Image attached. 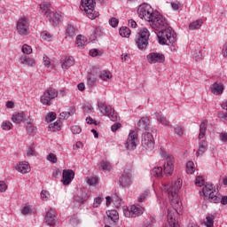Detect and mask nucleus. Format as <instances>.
Returning a JSON list of instances; mask_svg holds the SVG:
<instances>
[{
  "instance_id": "nucleus-1",
  "label": "nucleus",
  "mask_w": 227,
  "mask_h": 227,
  "mask_svg": "<svg viewBox=\"0 0 227 227\" xmlns=\"http://www.w3.org/2000/svg\"><path fill=\"white\" fill-rule=\"evenodd\" d=\"M164 192L168 194V198L171 200V205L174 207V209L168 210V223L164 227H178V223L175 218V214H178V208L182 207V202L178 199V191L182 189V179L178 178L172 184H162L161 187Z\"/></svg>"
},
{
  "instance_id": "nucleus-2",
  "label": "nucleus",
  "mask_w": 227,
  "mask_h": 227,
  "mask_svg": "<svg viewBox=\"0 0 227 227\" xmlns=\"http://www.w3.org/2000/svg\"><path fill=\"white\" fill-rule=\"evenodd\" d=\"M160 45H173L176 42V33L171 27L161 29L157 34Z\"/></svg>"
},
{
  "instance_id": "nucleus-3",
  "label": "nucleus",
  "mask_w": 227,
  "mask_h": 227,
  "mask_svg": "<svg viewBox=\"0 0 227 227\" xmlns=\"http://www.w3.org/2000/svg\"><path fill=\"white\" fill-rule=\"evenodd\" d=\"M95 6H97L95 0H82L80 8L90 20H95V18L98 17V12L95 11Z\"/></svg>"
},
{
  "instance_id": "nucleus-4",
  "label": "nucleus",
  "mask_w": 227,
  "mask_h": 227,
  "mask_svg": "<svg viewBox=\"0 0 227 227\" xmlns=\"http://www.w3.org/2000/svg\"><path fill=\"white\" fill-rule=\"evenodd\" d=\"M148 22L149 26H151L153 29H155V31H159L160 29L166 27V26L168 25L166 18H164L162 14L157 12L152 15L151 20H148Z\"/></svg>"
},
{
  "instance_id": "nucleus-5",
  "label": "nucleus",
  "mask_w": 227,
  "mask_h": 227,
  "mask_svg": "<svg viewBox=\"0 0 227 227\" xmlns=\"http://www.w3.org/2000/svg\"><path fill=\"white\" fill-rule=\"evenodd\" d=\"M148 40H150V31L148 28H143L138 33L136 44L140 51H145L148 47Z\"/></svg>"
},
{
  "instance_id": "nucleus-6",
  "label": "nucleus",
  "mask_w": 227,
  "mask_h": 227,
  "mask_svg": "<svg viewBox=\"0 0 227 227\" xmlns=\"http://www.w3.org/2000/svg\"><path fill=\"white\" fill-rule=\"evenodd\" d=\"M155 13L153 12V8L152 5L148 4H142L139 5L137 9V15L140 19H145L148 22V20H152V16Z\"/></svg>"
},
{
  "instance_id": "nucleus-7",
  "label": "nucleus",
  "mask_w": 227,
  "mask_h": 227,
  "mask_svg": "<svg viewBox=\"0 0 227 227\" xmlns=\"http://www.w3.org/2000/svg\"><path fill=\"white\" fill-rule=\"evenodd\" d=\"M202 193L211 203H219L221 201V197L217 196L215 190H214V184H206L202 189Z\"/></svg>"
},
{
  "instance_id": "nucleus-8",
  "label": "nucleus",
  "mask_w": 227,
  "mask_h": 227,
  "mask_svg": "<svg viewBox=\"0 0 227 227\" xmlns=\"http://www.w3.org/2000/svg\"><path fill=\"white\" fill-rule=\"evenodd\" d=\"M152 132L148 131L142 134V147L147 150V152H152L155 148V139Z\"/></svg>"
},
{
  "instance_id": "nucleus-9",
  "label": "nucleus",
  "mask_w": 227,
  "mask_h": 227,
  "mask_svg": "<svg viewBox=\"0 0 227 227\" xmlns=\"http://www.w3.org/2000/svg\"><path fill=\"white\" fill-rule=\"evenodd\" d=\"M59 93L58 90H56V89L53 88H50L48 90H46L43 94L41 96L40 100L41 103L43 106H51L52 104V102H51V100H54V98H56V97H58Z\"/></svg>"
},
{
  "instance_id": "nucleus-10",
  "label": "nucleus",
  "mask_w": 227,
  "mask_h": 227,
  "mask_svg": "<svg viewBox=\"0 0 227 227\" xmlns=\"http://www.w3.org/2000/svg\"><path fill=\"white\" fill-rule=\"evenodd\" d=\"M17 31L21 36H26L29 31V20L21 18L17 22Z\"/></svg>"
},
{
  "instance_id": "nucleus-11",
  "label": "nucleus",
  "mask_w": 227,
  "mask_h": 227,
  "mask_svg": "<svg viewBox=\"0 0 227 227\" xmlns=\"http://www.w3.org/2000/svg\"><path fill=\"white\" fill-rule=\"evenodd\" d=\"M146 59L151 64L164 63L166 61V56L159 52H151L146 56Z\"/></svg>"
},
{
  "instance_id": "nucleus-12",
  "label": "nucleus",
  "mask_w": 227,
  "mask_h": 227,
  "mask_svg": "<svg viewBox=\"0 0 227 227\" xmlns=\"http://www.w3.org/2000/svg\"><path fill=\"white\" fill-rule=\"evenodd\" d=\"M137 133L136 131H131L129 134L128 139L126 141V148L128 150L133 151L137 146Z\"/></svg>"
},
{
  "instance_id": "nucleus-13",
  "label": "nucleus",
  "mask_w": 227,
  "mask_h": 227,
  "mask_svg": "<svg viewBox=\"0 0 227 227\" xmlns=\"http://www.w3.org/2000/svg\"><path fill=\"white\" fill-rule=\"evenodd\" d=\"M175 158L173 156H168L166 158V162L164 164V173L166 176H171L173 175V171L175 169Z\"/></svg>"
},
{
  "instance_id": "nucleus-14",
  "label": "nucleus",
  "mask_w": 227,
  "mask_h": 227,
  "mask_svg": "<svg viewBox=\"0 0 227 227\" xmlns=\"http://www.w3.org/2000/svg\"><path fill=\"white\" fill-rule=\"evenodd\" d=\"M145 212V208L141 206L132 205L129 209L124 210V215L129 217L128 214L131 215V217H139Z\"/></svg>"
},
{
  "instance_id": "nucleus-15",
  "label": "nucleus",
  "mask_w": 227,
  "mask_h": 227,
  "mask_svg": "<svg viewBox=\"0 0 227 227\" xmlns=\"http://www.w3.org/2000/svg\"><path fill=\"white\" fill-rule=\"evenodd\" d=\"M137 127L139 130L153 132V128H152V125H150V119H148V117H142L137 122Z\"/></svg>"
},
{
  "instance_id": "nucleus-16",
  "label": "nucleus",
  "mask_w": 227,
  "mask_h": 227,
  "mask_svg": "<svg viewBox=\"0 0 227 227\" xmlns=\"http://www.w3.org/2000/svg\"><path fill=\"white\" fill-rule=\"evenodd\" d=\"M75 177V172L72 169H65L62 173V180L63 185H69L72 184V180Z\"/></svg>"
},
{
  "instance_id": "nucleus-17",
  "label": "nucleus",
  "mask_w": 227,
  "mask_h": 227,
  "mask_svg": "<svg viewBox=\"0 0 227 227\" xmlns=\"http://www.w3.org/2000/svg\"><path fill=\"white\" fill-rule=\"evenodd\" d=\"M120 184L121 187H129L132 184V173L124 171L120 177Z\"/></svg>"
},
{
  "instance_id": "nucleus-18",
  "label": "nucleus",
  "mask_w": 227,
  "mask_h": 227,
  "mask_svg": "<svg viewBox=\"0 0 227 227\" xmlns=\"http://www.w3.org/2000/svg\"><path fill=\"white\" fill-rule=\"evenodd\" d=\"M45 222L49 226H54L58 223V216L54 214V210L50 209L45 215Z\"/></svg>"
},
{
  "instance_id": "nucleus-19",
  "label": "nucleus",
  "mask_w": 227,
  "mask_h": 227,
  "mask_svg": "<svg viewBox=\"0 0 227 227\" xmlns=\"http://www.w3.org/2000/svg\"><path fill=\"white\" fill-rule=\"evenodd\" d=\"M48 19L51 24H52V26L56 27V26H59V21L61 20V14L58 12H53L49 15Z\"/></svg>"
},
{
  "instance_id": "nucleus-20",
  "label": "nucleus",
  "mask_w": 227,
  "mask_h": 227,
  "mask_svg": "<svg viewBox=\"0 0 227 227\" xmlns=\"http://www.w3.org/2000/svg\"><path fill=\"white\" fill-rule=\"evenodd\" d=\"M40 10L45 17L49 18V16L52 13V11H51V4L48 2H43L40 4Z\"/></svg>"
},
{
  "instance_id": "nucleus-21",
  "label": "nucleus",
  "mask_w": 227,
  "mask_h": 227,
  "mask_svg": "<svg viewBox=\"0 0 227 227\" xmlns=\"http://www.w3.org/2000/svg\"><path fill=\"white\" fill-rule=\"evenodd\" d=\"M207 148H208V145H207V141L201 140L199 143V150L196 153L197 157H201L203 153L207 152Z\"/></svg>"
},
{
  "instance_id": "nucleus-22",
  "label": "nucleus",
  "mask_w": 227,
  "mask_h": 227,
  "mask_svg": "<svg viewBox=\"0 0 227 227\" xmlns=\"http://www.w3.org/2000/svg\"><path fill=\"white\" fill-rule=\"evenodd\" d=\"M16 169L17 171H19V173L26 175V173H29V163H27V161L20 162L16 166Z\"/></svg>"
},
{
  "instance_id": "nucleus-23",
  "label": "nucleus",
  "mask_w": 227,
  "mask_h": 227,
  "mask_svg": "<svg viewBox=\"0 0 227 227\" xmlns=\"http://www.w3.org/2000/svg\"><path fill=\"white\" fill-rule=\"evenodd\" d=\"M156 119L160 121V123H161V125H164V127H170L171 129H173V125L170 124L169 121L168 120V118H166V116L156 113L155 114Z\"/></svg>"
},
{
  "instance_id": "nucleus-24",
  "label": "nucleus",
  "mask_w": 227,
  "mask_h": 227,
  "mask_svg": "<svg viewBox=\"0 0 227 227\" xmlns=\"http://www.w3.org/2000/svg\"><path fill=\"white\" fill-rule=\"evenodd\" d=\"M223 91H224V87L221 83L215 82L211 87V92L214 95H222Z\"/></svg>"
},
{
  "instance_id": "nucleus-25",
  "label": "nucleus",
  "mask_w": 227,
  "mask_h": 227,
  "mask_svg": "<svg viewBox=\"0 0 227 227\" xmlns=\"http://www.w3.org/2000/svg\"><path fill=\"white\" fill-rule=\"evenodd\" d=\"M20 61L21 62V65H27V67H35V65H36V62H35V59L27 56L20 57Z\"/></svg>"
},
{
  "instance_id": "nucleus-26",
  "label": "nucleus",
  "mask_w": 227,
  "mask_h": 227,
  "mask_svg": "<svg viewBox=\"0 0 227 227\" xmlns=\"http://www.w3.org/2000/svg\"><path fill=\"white\" fill-rule=\"evenodd\" d=\"M98 107L99 108V111L101 114H107L109 111H111V106H108L105 102H98Z\"/></svg>"
},
{
  "instance_id": "nucleus-27",
  "label": "nucleus",
  "mask_w": 227,
  "mask_h": 227,
  "mask_svg": "<svg viewBox=\"0 0 227 227\" xmlns=\"http://www.w3.org/2000/svg\"><path fill=\"white\" fill-rule=\"evenodd\" d=\"M74 66V58L73 57H66L62 62V68L67 70V68H70V67Z\"/></svg>"
},
{
  "instance_id": "nucleus-28",
  "label": "nucleus",
  "mask_w": 227,
  "mask_h": 227,
  "mask_svg": "<svg viewBox=\"0 0 227 227\" xmlns=\"http://www.w3.org/2000/svg\"><path fill=\"white\" fill-rule=\"evenodd\" d=\"M106 215L113 221L114 223H116L118 219H120V215H118V211L112 209L106 212Z\"/></svg>"
},
{
  "instance_id": "nucleus-29",
  "label": "nucleus",
  "mask_w": 227,
  "mask_h": 227,
  "mask_svg": "<svg viewBox=\"0 0 227 227\" xmlns=\"http://www.w3.org/2000/svg\"><path fill=\"white\" fill-rule=\"evenodd\" d=\"M206 132H207V121H204L200 123V126L199 139H203V137H205Z\"/></svg>"
},
{
  "instance_id": "nucleus-30",
  "label": "nucleus",
  "mask_w": 227,
  "mask_h": 227,
  "mask_svg": "<svg viewBox=\"0 0 227 227\" xmlns=\"http://www.w3.org/2000/svg\"><path fill=\"white\" fill-rule=\"evenodd\" d=\"M49 129L52 131V132H58L59 130H61V121H57L53 123H51L49 125Z\"/></svg>"
},
{
  "instance_id": "nucleus-31",
  "label": "nucleus",
  "mask_w": 227,
  "mask_h": 227,
  "mask_svg": "<svg viewBox=\"0 0 227 227\" xmlns=\"http://www.w3.org/2000/svg\"><path fill=\"white\" fill-rule=\"evenodd\" d=\"M119 35L122 36V38H129L130 36V28L127 27H122L119 30Z\"/></svg>"
},
{
  "instance_id": "nucleus-32",
  "label": "nucleus",
  "mask_w": 227,
  "mask_h": 227,
  "mask_svg": "<svg viewBox=\"0 0 227 227\" xmlns=\"http://www.w3.org/2000/svg\"><path fill=\"white\" fill-rule=\"evenodd\" d=\"M12 121H13V123H20L21 121H24V114L18 113L12 115Z\"/></svg>"
},
{
  "instance_id": "nucleus-33",
  "label": "nucleus",
  "mask_w": 227,
  "mask_h": 227,
  "mask_svg": "<svg viewBox=\"0 0 227 227\" xmlns=\"http://www.w3.org/2000/svg\"><path fill=\"white\" fill-rule=\"evenodd\" d=\"M76 45L79 47V49H82L84 45H86V41L84 40V36H82V35L76 36Z\"/></svg>"
},
{
  "instance_id": "nucleus-34",
  "label": "nucleus",
  "mask_w": 227,
  "mask_h": 227,
  "mask_svg": "<svg viewBox=\"0 0 227 227\" xmlns=\"http://www.w3.org/2000/svg\"><path fill=\"white\" fill-rule=\"evenodd\" d=\"M112 77L113 74H111L109 71H101L99 74V78H101L102 81H110Z\"/></svg>"
},
{
  "instance_id": "nucleus-35",
  "label": "nucleus",
  "mask_w": 227,
  "mask_h": 227,
  "mask_svg": "<svg viewBox=\"0 0 227 227\" xmlns=\"http://www.w3.org/2000/svg\"><path fill=\"white\" fill-rule=\"evenodd\" d=\"M106 114L112 121H118V114L114 112V109H113V107L111 108V110H108V113H106Z\"/></svg>"
},
{
  "instance_id": "nucleus-36",
  "label": "nucleus",
  "mask_w": 227,
  "mask_h": 227,
  "mask_svg": "<svg viewBox=\"0 0 227 227\" xmlns=\"http://www.w3.org/2000/svg\"><path fill=\"white\" fill-rule=\"evenodd\" d=\"M203 24V22L201 20H196V21H193L192 22L190 25H189V28L192 30V31H194V29H200V27H201V25Z\"/></svg>"
},
{
  "instance_id": "nucleus-37",
  "label": "nucleus",
  "mask_w": 227,
  "mask_h": 227,
  "mask_svg": "<svg viewBox=\"0 0 227 227\" xmlns=\"http://www.w3.org/2000/svg\"><path fill=\"white\" fill-rule=\"evenodd\" d=\"M97 74L95 73H90L88 75V84H90V86H93V84H95V82H97Z\"/></svg>"
},
{
  "instance_id": "nucleus-38",
  "label": "nucleus",
  "mask_w": 227,
  "mask_h": 227,
  "mask_svg": "<svg viewBox=\"0 0 227 227\" xmlns=\"http://www.w3.org/2000/svg\"><path fill=\"white\" fill-rule=\"evenodd\" d=\"M21 214L23 215H31V214H33V209L31 208V206L25 205L21 209Z\"/></svg>"
},
{
  "instance_id": "nucleus-39",
  "label": "nucleus",
  "mask_w": 227,
  "mask_h": 227,
  "mask_svg": "<svg viewBox=\"0 0 227 227\" xmlns=\"http://www.w3.org/2000/svg\"><path fill=\"white\" fill-rule=\"evenodd\" d=\"M153 176H162V167H155L152 170Z\"/></svg>"
},
{
  "instance_id": "nucleus-40",
  "label": "nucleus",
  "mask_w": 227,
  "mask_h": 227,
  "mask_svg": "<svg viewBox=\"0 0 227 227\" xmlns=\"http://www.w3.org/2000/svg\"><path fill=\"white\" fill-rule=\"evenodd\" d=\"M186 173H188V175H192V173H194V162L188 161L186 163Z\"/></svg>"
},
{
  "instance_id": "nucleus-41",
  "label": "nucleus",
  "mask_w": 227,
  "mask_h": 227,
  "mask_svg": "<svg viewBox=\"0 0 227 227\" xmlns=\"http://www.w3.org/2000/svg\"><path fill=\"white\" fill-rule=\"evenodd\" d=\"M67 36H74L75 35V27L72 25H68L66 30Z\"/></svg>"
},
{
  "instance_id": "nucleus-42",
  "label": "nucleus",
  "mask_w": 227,
  "mask_h": 227,
  "mask_svg": "<svg viewBox=\"0 0 227 227\" xmlns=\"http://www.w3.org/2000/svg\"><path fill=\"white\" fill-rule=\"evenodd\" d=\"M100 166L104 171H111V163L109 161L102 160Z\"/></svg>"
},
{
  "instance_id": "nucleus-43",
  "label": "nucleus",
  "mask_w": 227,
  "mask_h": 227,
  "mask_svg": "<svg viewBox=\"0 0 227 227\" xmlns=\"http://www.w3.org/2000/svg\"><path fill=\"white\" fill-rule=\"evenodd\" d=\"M214 219H215L214 215L207 216L205 225L207 227H214Z\"/></svg>"
},
{
  "instance_id": "nucleus-44",
  "label": "nucleus",
  "mask_w": 227,
  "mask_h": 227,
  "mask_svg": "<svg viewBox=\"0 0 227 227\" xmlns=\"http://www.w3.org/2000/svg\"><path fill=\"white\" fill-rule=\"evenodd\" d=\"M45 120H46L47 123H51V121H54V120H56V113H54V112L49 113L46 115Z\"/></svg>"
},
{
  "instance_id": "nucleus-45",
  "label": "nucleus",
  "mask_w": 227,
  "mask_h": 227,
  "mask_svg": "<svg viewBox=\"0 0 227 227\" xmlns=\"http://www.w3.org/2000/svg\"><path fill=\"white\" fill-rule=\"evenodd\" d=\"M195 185H197V187H203V185H205V179L200 176H197L195 179Z\"/></svg>"
},
{
  "instance_id": "nucleus-46",
  "label": "nucleus",
  "mask_w": 227,
  "mask_h": 227,
  "mask_svg": "<svg viewBox=\"0 0 227 227\" xmlns=\"http://www.w3.org/2000/svg\"><path fill=\"white\" fill-rule=\"evenodd\" d=\"M1 127H2L3 130H11L12 127H13V125L12 124V122H10V121H4L2 123Z\"/></svg>"
},
{
  "instance_id": "nucleus-47",
  "label": "nucleus",
  "mask_w": 227,
  "mask_h": 227,
  "mask_svg": "<svg viewBox=\"0 0 227 227\" xmlns=\"http://www.w3.org/2000/svg\"><path fill=\"white\" fill-rule=\"evenodd\" d=\"M74 114V109H72L71 112H62L59 114V120H67L69 116H72Z\"/></svg>"
},
{
  "instance_id": "nucleus-48",
  "label": "nucleus",
  "mask_w": 227,
  "mask_h": 227,
  "mask_svg": "<svg viewBox=\"0 0 227 227\" xmlns=\"http://www.w3.org/2000/svg\"><path fill=\"white\" fill-rule=\"evenodd\" d=\"M34 155H36V153L35 152V145H31L27 151V157H33Z\"/></svg>"
},
{
  "instance_id": "nucleus-49",
  "label": "nucleus",
  "mask_w": 227,
  "mask_h": 227,
  "mask_svg": "<svg viewBox=\"0 0 227 227\" xmlns=\"http://www.w3.org/2000/svg\"><path fill=\"white\" fill-rule=\"evenodd\" d=\"M23 54H31V52H33V49L31 48V46L27 45V44H24L22 46L21 49Z\"/></svg>"
},
{
  "instance_id": "nucleus-50",
  "label": "nucleus",
  "mask_w": 227,
  "mask_h": 227,
  "mask_svg": "<svg viewBox=\"0 0 227 227\" xmlns=\"http://www.w3.org/2000/svg\"><path fill=\"white\" fill-rule=\"evenodd\" d=\"M41 36L43 40H45L46 42H51L52 40V35L49 32H43Z\"/></svg>"
},
{
  "instance_id": "nucleus-51",
  "label": "nucleus",
  "mask_w": 227,
  "mask_h": 227,
  "mask_svg": "<svg viewBox=\"0 0 227 227\" xmlns=\"http://www.w3.org/2000/svg\"><path fill=\"white\" fill-rule=\"evenodd\" d=\"M47 160H49L50 162H52V164H56L58 162V157H56V154L51 153L47 156Z\"/></svg>"
},
{
  "instance_id": "nucleus-52",
  "label": "nucleus",
  "mask_w": 227,
  "mask_h": 227,
  "mask_svg": "<svg viewBox=\"0 0 227 227\" xmlns=\"http://www.w3.org/2000/svg\"><path fill=\"white\" fill-rule=\"evenodd\" d=\"M149 194H150V190H145V192L138 197L137 201L139 203H143V201L146 200V196H148Z\"/></svg>"
},
{
  "instance_id": "nucleus-53",
  "label": "nucleus",
  "mask_w": 227,
  "mask_h": 227,
  "mask_svg": "<svg viewBox=\"0 0 227 227\" xmlns=\"http://www.w3.org/2000/svg\"><path fill=\"white\" fill-rule=\"evenodd\" d=\"M90 56L92 58H97V56H102V51H98V49H92L90 51Z\"/></svg>"
},
{
  "instance_id": "nucleus-54",
  "label": "nucleus",
  "mask_w": 227,
  "mask_h": 227,
  "mask_svg": "<svg viewBox=\"0 0 227 227\" xmlns=\"http://www.w3.org/2000/svg\"><path fill=\"white\" fill-rule=\"evenodd\" d=\"M104 201V198L101 197H97L94 199V203H93V208H97L98 207H100V204Z\"/></svg>"
},
{
  "instance_id": "nucleus-55",
  "label": "nucleus",
  "mask_w": 227,
  "mask_h": 227,
  "mask_svg": "<svg viewBox=\"0 0 227 227\" xmlns=\"http://www.w3.org/2000/svg\"><path fill=\"white\" fill-rule=\"evenodd\" d=\"M27 134H35V126L31 122H27Z\"/></svg>"
},
{
  "instance_id": "nucleus-56",
  "label": "nucleus",
  "mask_w": 227,
  "mask_h": 227,
  "mask_svg": "<svg viewBox=\"0 0 227 227\" xmlns=\"http://www.w3.org/2000/svg\"><path fill=\"white\" fill-rule=\"evenodd\" d=\"M174 130L177 136H184V128L182 126H176Z\"/></svg>"
},
{
  "instance_id": "nucleus-57",
  "label": "nucleus",
  "mask_w": 227,
  "mask_h": 227,
  "mask_svg": "<svg viewBox=\"0 0 227 227\" xmlns=\"http://www.w3.org/2000/svg\"><path fill=\"white\" fill-rule=\"evenodd\" d=\"M87 184H88L89 185H93V186H95V185H97V184H98V178H97V177L89 178V179L87 180Z\"/></svg>"
},
{
  "instance_id": "nucleus-58",
  "label": "nucleus",
  "mask_w": 227,
  "mask_h": 227,
  "mask_svg": "<svg viewBox=\"0 0 227 227\" xmlns=\"http://www.w3.org/2000/svg\"><path fill=\"white\" fill-rule=\"evenodd\" d=\"M82 129H81V126L74 125L71 128V132L73 134H81Z\"/></svg>"
},
{
  "instance_id": "nucleus-59",
  "label": "nucleus",
  "mask_w": 227,
  "mask_h": 227,
  "mask_svg": "<svg viewBox=\"0 0 227 227\" xmlns=\"http://www.w3.org/2000/svg\"><path fill=\"white\" fill-rule=\"evenodd\" d=\"M69 223H71L72 226H77L79 224V218H77V216H72L69 219Z\"/></svg>"
},
{
  "instance_id": "nucleus-60",
  "label": "nucleus",
  "mask_w": 227,
  "mask_h": 227,
  "mask_svg": "<svg viewBox=\"0 0 227 227\" xmlns=\"http://www.w3.org/2000/svg\"><path fill=\"white\" fill-rule=\"evenodd\" d=\"M119 22L120 21L116 18H112L109 20V24L112 26V27H117Z\"/></svg>"
},
{
  "instance_id": "nucleus-61",
  "label": "nucleus",
  "mask_w": 227,
  "mask_h": 227,
  "mask_svg": "<svg viewBox=\"0 0 227 227\" xmlns=\"http://www.w3.org/2000/svg\"><path fill=\"white\" fill-rule=\"evenodd\" d=\"M43 63L44 67H47L49 68V67H51V59H49V57L44 55L43 57Z\"/></svg>"
},
{
  "instance_id": "nucleus-62",
  "label": "nucleus",
  "mask_w": 227,
  "mask_h": 227,
  "mask_svg": "<svg viewBox=\"0 0 227 227\" xmlns=\"http://www.w3.org/2000/svg\"><path fill=\"white\" fill-rule=\"evenodd\" d=\"M6 189H8V185L4 181H0V192H6Z\"/></svg>"
},
{
  "instance_id": "nucleus-63",
  "label": "nucleus",
  "mask_w": 227,
  "mask_h": 227,
  "mask_svg": "<svg viewBox=\"0 0 227 227\" xmlns=\"http://www.w3.org/2000/svg\"><path fill=\"white\" fill-rule=\"evenodd\" d=\"M218 118L222 120V121H227V114L224 112H219Z\"/></svg>"
},
{
  "instance_id": "nucleus-64",
  "label": "nucleus",
  "mask_w": 227,
  "mask_h": 227,
  "mask_svg": "<svg viewBox=\"0 0 227 227\" xmlns=\"http://www.w3.org/2000/svg\"><path fill=\"white\" fill-rule=\"evenodd\" d=\"M84 112L88 114L93 113V106H91V105H86L84 106Z\"/></svg>"
}]
</instances>
